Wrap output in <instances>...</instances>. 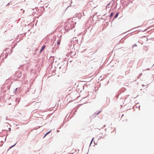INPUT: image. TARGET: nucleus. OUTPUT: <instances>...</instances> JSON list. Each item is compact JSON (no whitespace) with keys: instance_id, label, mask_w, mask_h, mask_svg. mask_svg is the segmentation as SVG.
Listing matches in <instances>:
<instances>
[{"instance_id":"obj_4","label":"nucleus","mask_w":154,"mask_h":154,"mask_svg":"<svg viewBox=\"0 0 154 154\" xmlns=\"http://www.w3.org/2000/svg\"><path fill=\"white\" fill-rule=\"evenodd\" d=\"M60 39L59 40L58 42L57 43V44L59 45L60 44Z\"/></svg>"},{"instance_id":"obj_2","label":"nucleus","mask_w":154,"mask_h":154,"mask_svg":"<svg viewBox=\"0 0 154 154\" xmlns=\"http://www.w3.org/2000/svg\"><path fill=\"white\" fill-rule=\"evenodd\" d=\"M45 47V45L43 46H42V48H41V50L40 51V52H42L44 49Z\"/></svg>"},{"instance_id":"obj_5","label":"nucleus","mask_w":154,"mask_h":154,"mask_svg":"<svg viewBox=\"0 0 154 154\" xmlns=\"http://www.w3.org/2000/svg\"><path fill=\"white\" fill-rule=\"evenodd\" d=\"M51 131H49V132H47L45 135L44 136V137H45V136H46L47 135V134H48V133H49L50 132H51Z\"/></svg>"},{"instance_id":"obj_3","label":"nucleus","mask_w":154,"mask_h":154,"mask_svg":"<svg viewBox=\"0 0 154 154\" xmlns=\"http://www.w3.org/2000/svg\"><path fill=\"white\" fill-rule=\"evenodd\" d=\"M118 15H119V13H117L115 15V17H114V18H116L118 17Z\"/></svg>"},{"instance_id":"obj_1","label":"nucleus","mask_w":154,"mask_h":154,"mask_svg":"<svg viewBox=\"0 0 154 154\" xmlns=\"http://www.w3.org/2000/svg\"><path fill=\"white\" fill-rule=\"evenodd\" d=\"M109 129L110 130V133H116V130L114 128H109Z\"/></svg>"},{"instance_id":"obj_7","label":"nucleus","mask_w":154,"mask_h":154,"mask_svg":"<svg viewBox=\"0 0 154 154\" xmlns=\"http://www.w3.org/2000/svg\"><path fill=\"white\" fill-rule=\"evenodd\" d=\"M106 135H102V136H101V137H104V136H105Z\"/></svg>"},{"instance_id":"obj_9","label":"nucleus","mask_w":154,"mask_h":154,"mask_svg":"<svg viewBox=\"0 0 154 154\" xmlns=\"http://www.w3.org/2000/svg\"><path fill=\"white\" fill-rule=\"evenodd\" d=\"M38 127V128H39L40 127Z\"/></svg>"},{"instance_id":"obj_8","label":"nucleus","mask_w":154,"mask_h":154,"mask_svg":"<svg viewBox=\"0 0 154 154\" xmlns=\"http://www.w3.org/2000/svg\"><path fill=\"white\" fill-rule=\"evenodd\" d=\"M100 112H98V113H97V115H98V114L99 113H100Z\"/></svg>"},{"instance_id":"obj_6","label":"nucleus","mask_w":154,"mask_h":154,"mask_svg":"<svg viewBox=\"0 0 154 154\" xmlns=\"http://www.w3.org/2000/svg\"><path fill=\"white\" fill-rule=\"evenodd\" d=\"M113 15V13H112L111 14H110V17H112Z\"/></svg>"}]
</instances>
